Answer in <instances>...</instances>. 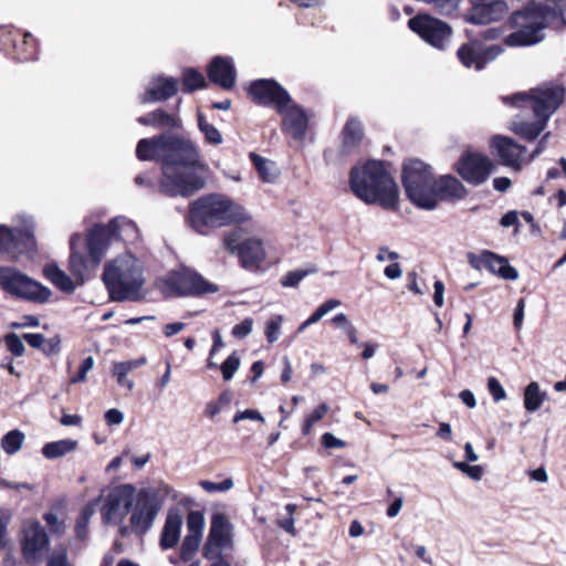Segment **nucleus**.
<instances>
[{"label":"nucleus","mask_w":566,"mask_h":566,"mask_svg":"<svg viewBox=\"0 0 566 566\" xmlns=\"http://www.w3.org/2000/svg\"><path fill=\"white\" fill-rule=\"evenodd\" d=\"M136 156L142 161L160 165L158 190L169 197H189L205 186L199 171L206 168L197 145L189 138L161 134L137 143Z\"/></svg>","instance_id":"1"},{"label":"nucleus","mask_w":566,"mask_h":566,"mask_svg":"<svg viewBox=\"0 0 566 566\" xmlns=\"http://www.w3.org/2000/svg\"><path fill=\"white\" fill-rule=\"evenodd\" d=\"M565 90L562 85L547 83L532 88L528 93L521 92L503 97L505 104L515 107H531L536 117L535 122L515 119L510 129L525 140L536 139L546 128L552 115L563 103Z\"/></svg>","instance_id":"2"},{"label":"nucleus","mask_w":566,"mask_h":566,"mask_svg":"<svg viewBox=\"0 0 566 566\" xmlns=\"http://www.w3.org/2000/svg\"><path fill=\"white\" fill-rule=\"evenodd\" d=\"M349 186L354 195L367 205L377 203L386 210L398 207V185L379 160L353 167Z\"/></svg>","instance_id":"3"},{"label":"nucleus","mask_w":566,"mask_h":566,"mask_svg":"<svg viewBox=\"0 0 566 566\" xmlns=\"http://www.w3.org/2000/svg\"><path fill=\"white\" fill-rule=\"evenodd\" d=\"M249 219L248 211L240 203L222 193L202 196L195 200L189 209V221L200 233L207 228L242 223Z\"/></svg>","instance_id":"4"},{"label":"nucleus","mask_w":566,"mask_h":566,"mask_svg":"<svg viewBox=\"0 0 566 566\" xmlns=\"http://www.w3.org/2000/svg\"><path fill=\"white\" fill-rule=\"evenodd\" d=\"M142 262L132 253L119 254L104 266L103 281L113 301H137L144 285Z\"/></svg>","instance_id":"5"},{"label":"nucleus","mask_w":566,"mask_h":566,"mask_svg":"<svg viewBox=\"0 0 566 566\" xmlns=\"http://www.w3.org/2000/svg\"><path fill=\"white\" fill-rule=\"evenodd\" d=\"M526 1L528 4L510 18L511 28L515 31L504 40L509 46H526L543 41L544 29L557 20V11L552 4Z\"/></svg>","instance_id":"6"},{"label":"nucleus","mask_w":566,"mask_h":566,"mask_svg":"<svg viewBox=\"0 0 566 566\" xmlns=\"http://www.w3.org/2000/svg\"><path fill=\"white\" fill-rule=\"evenodd\" d=\"M436 178L430 166L418 159H410L403 165L402 185L408 199L418 208L436 209L432 195Z\"/></svg>","instance_id":"7"},{"label":"nucleus","mask_w":566,"mask_h":566,"mask_svg":"<svg viewBox=\"0 0 566 566\" xmlns=\"http://www.w3.org/2000/svg\"><path fill=\"white\" fill-rule=\"evenodd\" d=\"M0 286L7 293L33 303H46L52 292L14 268H0Z\"/></svg>","instance_id":"8"},{"label":"nucleus","mask_w":566,"mask_h":566,"mask_svg":"<svg viewBox=\"0 0 566 566\" xmlns=\"http://www.w3.org/2000/svg\"><path fill=\"white\" fill-rule=\"evenodd\" d=\"M21 227L9 228L0 224V253L8 254L12 260L20 255L31 256L35 251L33 222L29 217H20Z\"/></svg>","instance_id":"9"},{"label":"nucleus","mask_w":566,"mask_h":566,"mask_svg":"<svg viewBox=\"0 0 566 566\" xmlns=\"http://www.w3.org/2000/svg\"><path fill=\"white\" fill-rule=\"evenodd\" d=\"M161 506L163 501L155 489L143 488L136 490V500L129 512L132 532L137 535L147 533L151 528Z\"/></svg>","instance_id":"10"},{"label":"nucleus","mask_w":566,"mask_h":566,"mask_svg":"<svg viewBox=\"0 0 566 566\" xmlns=\"http://www.w3.org/2000/svg\"><path fill=\"white\" fill-rule=\"evenodd\" d=\"M222 243L226 250L239 256L245 269H256L265 260L262 241L255 238H245V231L242 228L227 232Z\"/></svg>","instance_id":"11"},{"label":"nucleus","mask_w":566,"mask_h":566,"mask_svg":"<svg viewBox=\"0 0 566 566\" xmlns=\"http://www.w3.org/2000/svg\"><path fill=\"white\" fill-rule=\"evenodd\" d=\"M136 500V488L119 484L111 489L101 506V517L106 525H122Z\"/></svg>","instance_id":"12"},{"label":"nucleus","mask_w":566,"mask_h":566,"mask_svg":"<svg viewBox=\"0 0 566 566\" xmlns=\"http://www.w3.org/2000/svg\"><path fill=\"white\" fill-rule=\"evenodd\" d=\"M21 554L28 564L42 563L50 551V539L38 521H25L20 535Z\"/></svg>","instance_id":"13"},{"label":"nucleus","mask_w":566,"mask_h":566,"mask_svg":"<svg viewBox=\"0 0 566 566\" xmlns=\"http://www.w3.org/2000/svg\"><path fill=\"white\" fill-rule=\"evenodd\" d=\"M408 25L427 43L440 50L444 49L452 35V29L448 23L429 14L411 18Z\"/></svg>","instance_id":"14"},{"label":"nucleus","mask_w":566,"mask_h":566,"mask_svg":"<svg viewBox=\"0 0 566 566\" xmlns=\"http://www.w3.org/2000/svg\"><path fill=\"white\" fill-rule=\"evenodd\" d=\"M232 548V525L222 513L211 517L208 539L203 546V556L207 559L218 558L221 552Z\"/></svg>","instance_id":"15"},{"label":"nucleus","mask_w":566,"mask_h":566,"mask_svg":"<svg viewBox=\"0 0 566 566\" xmlns=\"http://www.w3.org/2000/svg\"><path fill=\"white\" fill-rule=\"evenodd\" d=\"M491 154L497 158L499 163L513 170H521L524 165L530 164L526 156V147L520 145L514 139L495 135L490 142Z\"/></svg>","instance_id":"16"},{"label":"nucleus","mask_w":566,"mask_h":566,"mask_svg":"<svg viewBox=\"0 0 566 566\" xmlns=\"http://www.w3.org/2000/svg\"><path fill=\"white\" fill-rule=\"evenodd\" d=\"M166 284L174 294L180 296L201 295L219 291L216 284L206 281L201 275L189 270L171 273L167 277Z\"/></svg>","instance_id":"17"},{"label":"nucleus","mask_w":566,"mask_h":566,"mask_svg":"<svg viewBox=\"0 0 566 566\" xmlns=\"http://www.w3.org/2000/svg\"><path fill=\"white\" fill-rule=\"evenodd\" d=\"M494 168V163L488 156L471 153L463 155L457 165L462 179L474 186L485 182Z\"/></svg>","instance_id":"18"},{"label":"nucleus","mask_w":566,"mask_h":566,"mask_svg":"<svg viewBox=\"0 0 566 566\" xmlns=\"http://www.w3.org/2000/svg\"><path fill=\"white\" fill-rule=\"evenodd\" d=\"M249 94L260 105L270 106L276 111L291 102L289 92L274 80H256L251 83Z\"/></svg>","instance_id":"19"},{"label":"nucleus","mask_w":566,"mask_h":566,"mask_svg":"<svg viewBox=\"0 0 566 566\" xmlns=\"http://www.w3.org/2000/svg\"><path fill=\"white\" fill-rule=\"evenodd\" d=\"M472 8L464 20L472 24L484 25L501 20L509 11L505 0H470Z\"/></svg>","instance_id":"20"},{"label":"nucleus","mask_w":566,"mask_h":566,"mask_svg":"<svg viewBox=\"0 0 566 566\" xmlns=\"http://www.w3.org/2000/svg\"><path fill=\"white\" fill-rule=\"evenodd\" d=\"M282 116V129L296 140L305 138L308 128V114L292 99L276 111Z\"/></svg>","instance_id":"21"},{"label":"nucleus","mask_w":566,"mask_h":566,"mask_svg":"<svg viewBox=\"0 0 566 566\" xmlns=\"http://www.w3.org/2000/svg\"><path fill=\"white\" fill-rule=\"evenodd\" d=\"M205 527V516L199 511H191L187 516V535L180 548V558L189 562L197 553Z\"/></svg>","instance_id":"22"},{"label":"nucleus","mask_w":566,"mask_h":566,"mask_svg":"<svg viewBox=\"0 0 566 566\" xmlns=\"http://www.w3.org/2000/svg\"><path fill=\"white\" fill-rule=\"evenodd\" d=\"M108 230L109 229L106 224H96L86 235L87 253L93 266H97L102 262L108 245L113 240Z\"/></svg>","instance_id":"23"},{"label":"nucleus","mask_w":566,"mask_h":566,"mask_svg":"<svg viewBox=\"0 0 566 566\" xmlns=\"http://www.w3.org/2000/svg\"><path fill=\"white\" fill-rule=\"evenodd\" d=\"M178 80L171 76L158 75L153 77L146 86L145 93L140 96V102L155 103L163 102L177 93Z\"/></svg>","instance_id":"24"},{"label":"nucleus","mask_w":566,"mask_h":566,"mask_svg":"<svg viewBox=\"0 0 566 566\" xmlns=\"http://www.w3.org/2000/svg\"><path fill=\"white\" fill-rule=\"evenodd\" d=\"M209 80L224 90H230L237 81L233 60L228 56H216L208 66Z\"/></svg>","instance_id":"25"},{"label":"nucleus","mask_w":566,"mask_h":566,"mask_svg":"<svg viewBox=\"0 0 566 566\" xmlns=\"http://www.w3.org/2000/svg\"><path fill=\"white\" fill-rule=\"evenodd\" d=\"M468 191L462 182L453 176L444 175L436 179L432 195L434 203L439 201H457L465 198Z\"/></svg>","instance_id":"26"},{"label":"nucleus","mask_w":566,"mask_h":566,"mask_svg":"<svg viewBox=\"0 0 566 566\" xmlns=\"http://www.w3.org/2000/svg\"><path fill=\"white\" fill-rule=\"evenodd\" d=\"M31 40V33L27 32L22 35L19 30H14L8 31V39L3 40V43L7 44L10 41L13 48V57L24 62L36 57L35 45L30 42Z\"/></svg>","instance_id":"27"},{"label":"nucleus","mask_w":566,"mask_h":566,"mask_svg":"<svg viewBox=\"0 0 566 566\" xmlns=\"http://www.w3.org/2000/svg\"><path fill=\"white\" fill-rule=\"evenodd\" d=\"M81 240L78 233L73 234L70 240V271L75 276L77 284H83L86 273L96 268L91 264L90 255L86 258L83 253L76 251V245L80 244Z\"/></svg>","instance_id":"28"},{"label":"nucleus","mask_w":566,"mask_h":566,"mask_svg":"<svg viewBox=\"0 0 566 566\" xmlns=\"http://www.w3.org/2000/svg\"><path fill=\"white\" fill-rule=\"evenodd\" d=\"M364 138V130L361 123L356 117H349L342 132V146L343 155H350L355 153Z\"/></svg>","instance_id":"29"},{"label":"nucleus","mask_w":566,"mask_h":566,"mask_svg":"<svg viewBox=\"0 0 566 566\" xmlns=\"http://www.w3.org/2000/svg\"><path fill=\"white\" fill-rule=\"evenodd\" d=\"M113 240H120L126 243H134L139 238L138 228L132 220L125 217H116L112 219L108 224Z\"/></svg>","instance_id":"30"},{"label":"nucleus","mask_w":566,"mask_h":566,"mask_svg":"<svg viewBox=\"0 0 566 566\" xmlns=\"http://www.w3.org/2000/svg\"><path fill=\"white\" fill-rule=\"evenodd\" d=\"M182 520L178 514H168L160 536V546L164 549L172 548L179 541Z\"/></svg>","instance_id":"31"},{"label":"nucleus","mask_w":566,"mask_h":566,"mask_svg":"<svg viewBox=\"0 0 566 566\" xmlns=\"http://www.w3.org/2000/svg\"><path fill=\"white\" fill-rule=\"evenodd\" d=\"M137 122L145 126L155 128H176L179 127V119L159 108L137 118Z\"/></svg>","instance_id":"32"},{"label":"nucleus","mask_w":566,"mask_h":566,"mask_svg":"<svg viewBox=\"0 0 566 566\" xmlns=\"http://www.w3.org/2000/svg\"><path fill=\"white\" fill-rule=\"evenodd\" d=\"M486 269L504 280L515 281L518 277L517 270L511 266L505 258L493 252H490L488 256Z\"/></svg>","instance_id":"33"},{"label":"nucleus","mask_w":566,"mask_h":566,"mask_svg":"<svg viewBox=\"0 0 566 566\" xmlns=\"http://www.w3.org/2000/svg\"><path fill=\"white\" fill-rule=\"evenodd\" d=\"M458 57L465 67L474 70L483 69V60L481 59V44L478 42L463 44L459 48Z\"/></svg>","instance_id":"34"},{"label":"nucleus","mask_w":566,"mask_h":566,"mask_svg":"<svg viewBox=\"0 0 566 566\" xmlns=\"http://www.w3.org/2000/svg\"><path fill=\"white\" fill-rule=\"evenodd\" d=\"M45 277L63 292L72 293L76 289V283L56 264H48L44 270Z\"/></svg>","instance_id":"35"},{"label":"nucleus","mask_w":566,"mask_h":566,"mask_svg":"<svg viewBox=\"0 0 566 566\" xmlns=\"http://www.w3.org/2000/svg\"><path fill=\"white\" fill-rule=\"evenodd\" d=\"M250 159L262 181L272 184L277 179L280 171L275 163L263 158L255 153L250 154Z\"/></svg>","instance_id":"36"},{"label":"nucleus","mask_w":566,"mask_h":566,"mask_svg":"<svg viewBox=\"0 0 566 566\" xmlns=\"http://www.w3.org/2000/svg\"><path fill=\"white\" fill-rule=\"evenodd\" d=\"M77 448V441L73 439H62L49 442L43 446L42 454L46 459H56L73 452Z\"/></svg>","instance_id":"37"},{"label":"nucleus","mask_w":566,"mask_h":566,"mask_svg":"<svg viewBox=\"0 0 566 566\" xmlns=\"http://www.w3.org/2000/svg\"><path fill=\"white\" fill-rule=\"evenodd\" d=\"M146 363L145 358L132 359L126 361L116 363L113 366V375L117 378L119 386L132 387L133 384L126 379V376L133 369L143 366Z\"/></svg>","instance_id":"38"},{"label":"nucleus","mask_w":566,"mask_h":566,"mask_svg":"<svg viewBox=\"0 0 566 566\" xmlns=\"http://www.w3.org/2000/svg\"><path fill=\"white\" fill-rule=\"evenodd\" d=\"M206 87L205 76L195 69H185L182 72V92L191 93Z\"/></svg>","instance_id":"39"},{"label":"nucleus","mask_w":566,"mask_h":566,"mask_svg":"<svg viewBox=\"0 0 566 566\" xmlns=\"http://www.w3.org/2000/svg\"><path fill=\"white\" fill-rule=\"evenodd\" d=\"M69 379L70 384L76 385L82 382L86 378V374L93 368L94 366V358L92 356H87L84 358L75 370H73V361L69 360Z\"/></svg>","instance_id":"40"},{"label":"nucleus","mask_w":566,"mask_h":566,"mask_svg":"<svg viewBox=\"0 0 566 566\" xmlns=\"http://www.w3.org/2000/svg\"><path fill=\"white\" fill-rule=\"evenodd\" d=\"M23 441V432L20 430H11L2 438L1 447L7 454H14L21 449Z\"/></svg>","instance_id":"41"},{"label":"nucleus","mask_w":566,"mask_h":566,"mask_svg":"<svg viewBox=\"0 0 566 566\" xmlns=\"http://www.w3.org/2000/svg\"><path fill=\"white\" fill-rule=\"evenodd\" d=\"M198 127L207 143L216 146L222 143L221 133L212 124L208 123L201 113L198 114Z\"/></svg>","instance_id":"42"},{"label":"nucleus","mask_w":566,"mask_h":566,"mask_svg":"<svg viewBox=\"0 0 566 566\" xmlns=\"http://www.w3.org/2000/svg\"><path fill=\"white\" fill-rule=\"evenodd\" d=\"M232 402V396L230 391H223L217 401H210L206 406V416L213 418L217 415L228 410Z\"/></svg>","instance_id":"43"},{"label":"nucleus","mask_w":566,"mask_h":566,"mask_svg":"<svg viewBox=\"0 0 566 566\" xmlns=\"http://www.w3.org/2000/svg\"><path fill=\"white\" fill-rule=\"evenodd\" d=\"M329 408L326 403H321L317 406L311 415L305 419L304 424L302 427V432L304 436H308L316 422L323 419L328 412Z\"/></svg>","instance_id":"44"},{"label":"nucleus","mask_w":566,"mask_h":566,"mask_svg":"<svg viewBox=\"0 0 566 566\" xmlns=\"http://www.w3.org/2000/svg\"><path fill=\"white\" fill-rule=\"evenodd\" d=\"M282 323V315H275L266 322L265 336L269 343L273 344L280 338Z\"/></svg>","instance_id":"45"},{"label":"nucleus","mask_w":566,"mask_h":566,"mask_svg":"<svg viewBox=\"0 0 566 566\" xmlns=\"http://www.w3.org/2000/svg\"><path fill=\"white\" fill-rule=\"evenodd\" d=\"M240 357L237 352H233L229 357L220 365V370L224 380H230L234 373L240 367Z\"/></svg>","instance_id":"46"},{"label":"nucleus","mask_w":566,"mask_h":566,"mask_svg":"<svg viewBox=\"0 0 566 566\" xmlns=\"http://www.w3.org/2000/svg\"><path fill=\"white\" fill-rule=\"evenodd\" d=\"M200 486L208 493L227 492L233 488V481L230 478L219 483L203 480L200 481Z\"/></svg>","instance_id":"47"},{"label":"nucleus","mask_w":566,"mask_h":566,"mask_svg":"<svg viewBox=\"0 0 566 566\" xmlns=\"http://www.w3.org/2000/svg\"><path fill=\"white\" fill-rule=\"evenodd\" d=\"M546 398L545 391H525L524 405L528 411L537 410Z\"/></svg>","instance_id":"48"},{"label":"nucleus","mask_w":566,"mask_h":566,"mask_svg":"<svg viewBox=\"0 0 566 566\" xmlns=\"http://www.w3.org/2000/svg\"><path fill=\"white\" fill-rule=\"evenodd\" d=\"M4 343L7 345L8 350L19 357L24 353V344L22 339L14 333H10L4 336Z\"/></svg>","instance_id":"49"},{"label":"nucleus","mask_w":566,"mask_h":566,"mask_svg":"<svg viewBox=\"0 0 566 566\" xmlns=\"http://www.w3.org/2000/svg\"><path fill=\"white\" fill-rule=\"evenodd\" d=\"M285 511L287 513V516L285 518H280L277 521V525L284 530L285 532H287L289 534H292V535H295V527H294V513L296 511V505L295 504H286L285 505Z\"/></svg>","instance_id":"50"},{"label":"nucleus","mask_w":566,"mask_h":566,"mask_svg":"<svg viewBox=\"0 0 566 566\" xmlns=\"http://www.w3.org/2000/svg\"><path fill=\"white\" fill-rule=\"evenodd\" d=\"M253 319L248 317L232 327L231 334L238 339H243L252 332Z\"/></svg>","instance_id":"51"},{"label":"nucleus","mask_w":566,"mask_h":566,"mask_svg":"<svg viewBox=\"0 0 566 566\" xmlns=\"http://www.w3.org/2000/svg\"><path fill=\"white\" fill-rule=\"evenodd\" d=\"M342 305L339 300L331 298L323 304H321L315 312L312 314V316L318 322L321 321L326 314H328L331 311L339 307Z\"/></svg>","instance_id":"52"},{"label":"nucleus","mask_w":566,"mask_h":566,"mask_svg":"<svg viewBox=\"0 0 566 566\" xmlns=\"http://www.w3.org/2000/svg\"><path fill=\"white\" fill-rule=\"evenodd\" d=\"M453 467L475 481H479L482 478L483 471L480 465H469L464 462H453Z\"/></svg>","instance_id":"53"},{"label":"nucleus","mask_w":566,"mask_h":566,"mask_svg":"<svg viewBox=\"0 0 566 566\" xmlns=\"http://www.w3.org/2000/svg\"><path fill=\"white\" fill-rule=\"evenodd\" d=\"M306 274V271L301 270L289 272L281 279V284L285 287H295Z\"/></svg>","instance_id":"54"},{"label":"nucleus","mask_w":566,"mask_h":566,"mask_svg":"<svg viewBox=\"0 0 566 566\" xmlns=\"http://www.w3.org/2000/svg\"><path fill=\"white\" fill-rule=\"evenodd\" d=\"M502 52L503 49L499 44H493L486 48H483L481 45V59L483 60V67L485 66L486 63L496 59Z\"/></svg>","instance_id":"55"},{"label":"nucleus","mask_w":566,"mask_h":566,"mask_svg":"<svg viewBox=\"0 0 566 566\" xmlns=\"http://www.w3.org/2000/svg\"><path fill=\"white\" fill-rule=\"evenodd\" d=\"M48 566H72L67 560L66 549L64 547L54 549L49 558Z\"/></svg>","instance_id":"56"},{"label":"nucleus","mask_w":566,"mask_h":566,"mask_svg":"<svg viewBox=\"0 0 566 566\" xmlns=\"http://www.w3.org/2000/svg\"><path fill=\"white\" fill-rule=\"evenodd\" d=\"M490 254V251H483L480 254L468 253V262L469 264L476 270L486 269V260Z\"/></svg>","instance_id":"57"},{"label":"nucleus","mask_w":566,"mask_h":566,"mask_svg":"<svg viewBox=\"0 0 566 566\" xmlns=\"http://www.w3.org/2000/svg\"><path fill=\"white\" fill-rule=\"evenodd\" d=\"M242 420H252V421L264 422V418L262 417V415L258 410H254V409H247L243 411H238L233 417V422L237 423Z\"/></svg>","instance_id":"58"},{"label":"nucleus","mask_w":566,"mask_h":566,"mask_svg":"<svg viewBox=\"0 0 566 566\" xmlns=\"http://www.w3.org/2000/svg\"><path fill=\"white\" fill-rule=\"evenodd\" d=\"M322 444L326 449H342L346 446L345 441L336 438L331 432H326L322 436Z\"/></svg>","instance_id":"59"},{"label":"nucleus","mask_w":566,"mask_h":566,"mask_svg":"<svg viewBox=\"0 0 566 566\" xmlns=\"http://www.w3.org/2000/svg\"><path fill=\"white\" fill-rule=\"evenodd\" d=\"M23 338L33 348H41L45 344L44 335L39 333H27Z\"/></svg>","instance_id":"60"},{"label":"nucleus","mask_w":566,"mask_h":566,"mask_svg":"<svg viewBox=\"0 0 566 566\" xmlns=\"http://www.w3.org/2000/svg\"><path fill=\"white\" fill-rule=\"evenodd\" d=\"M44 521L53 532H62L64 528L63 522L59 521L54 513H45L43 516Z\"/></svg>","instance_id":"61"},{"label":"nucleus","mask_w":566,"mask_h":566,"mask_svg":"<svg viewBox=\"0 0 566 566\" xmlns=\"http://www.w3.org/2000/svg\"><path fill=\"white\" fill-rule=\"evenodd\" d=\"M105 419L109 426L119 424L124 419V415L118 409H109L105 413Z\"/></svg>","instance_id":"62"},{"label":"nucleus","mask_w":566,"mask_h":566,"mask_svg":"<svg viewBox=\"0 0 566 566\" xmlns=\"http://www.w3.org/2000/svg\"><path fill=\"white\" fill-rule=\"evenodd\" d=\"M61 340L59 337H52L49 340L45 339V344L43 345V352L46 355L57 354L61 348Z\"/></svg>","instance_id":"63"},{"label":"nucleus","mask_w":566,"mask_h":566,"mask_svg":"<svg viewBox=\"0 0 566 566\" xmlns=\"http://www.w3.org/2000/svg\"><path fill=\"white\" fill-rule=\"evenodd\" d=\"M331 323L335 327L342 328L344 332L353 325V323L348 319V317L344 313H338L337 315H335L332 318Z\"/></svg>","instance_id":"64"}]
</instances>
